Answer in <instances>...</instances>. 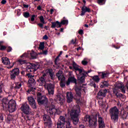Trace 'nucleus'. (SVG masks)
<instances>
[{
  "label": "nucleus",
  "instance_id": "1",
  "mask_svg": "<svg viewBox=\"0 0 128 128\" xmlns=\"http://www.w3.org/2000/svg\"><path fill=\"white\" fill-rule=\"evenodd\" d=\"M80 108L79 105H74L70 111V116L74 124L76 125L78 124L80 119Z\"/></svg>",
  "mask_w": 128,
  "mask_h": 128
},
{
  "label": "nucleus",
  "instance_id": "2",
  "mask_svg": "<svg viewBox=\"0 0 128 128\" xmlns=\"http://www.w3.org/2000/svg\"><path fill=\"white\" fill-rule=\"evenodd\" d=\"M2 104L4 110H8L10 112H14L16 110V101L12 99L8 101L6 98H3Z\"/></svg>",
  "mask_w": 128,
  "mask_h": 128
},
{
  "label": "nucleus",
  "instance_id": "3",
  "mask_svg": "<svg viewBox=\"0 0 128 128\" xmlns=\"http://www.w3.org/2000/svg\"><path fill=\"white\" fill-rule=\"evenodd\" d=\"M20 110L22 112V118L24 120H30V116L32 114V108L30 107V105L28 103L25 102L21 106Z\"/></svg>",
  "mask_w": 128,
  "mask_h": 128
},
{
  "label": "nucleus",
  "instance_id": "4",
  "mask_svg": "<svg viewBox=\"0 0 128 128\" xmlns=\"http://www.w3.org/2000/svg\"><path fill=\"white\" fill-rule=\"evenodd\" d=\"M98 122L99 124V128H106V125H104V119L100 115V113L98 112L92 116V124H94V126H98Z\"/></svg>",
  "mask_w": 128,
  "mask_h": 128
},
{
  "label": "nucleus",
  "instance_id": "5",
  "mask_svg": "<svg viewBox=\"0 0 128 128\" xmlns=\"http://www.w3.org/2000/svg\"><path fill=\"white\" fill-rule=\"evenodd\" d=\"M109 114L111 118V120L114 122H116L118 121V109L116 106H114L112 108L109 110Z\"/></svg>",
  "mask_w": 128,
  "mask_h": 128
},
{
  "label": "nucleus",
  "instance_id": "6",
  "mask_svg": "<svg viewBox=\"0 0 128 128\" xmlns=\"http://www.w3.org/2000/svg\"><path fill=\"white\" fill-rule=\"evenodd\" d=\"M37 102H38V104L40 106H42V104L46 106L48 100L46 96H42V93L38 92L37 93Z\"/></svg>",
  "mask_w": 128,
  "mask_h": 128
},
{
  "label": "nucleus",
  "instance_id": "7",
  "mask_svg": "<svg viewBox=\"0 0 128 128\" xmlns=\"http://www.w3.org/2000/svg\"><path fill=\"white\" fill-rule=\"evenodd\" d=\"M52 26L51 28H62V24H68V20H62L60 22L58 21H56V22H52Z\"/></svg>",
  "mask_w": 128,
  "mask_h": 128
},
{
  "label": "nucleus",
  "instance_id": "8",
  "mask_svg": "<svg viewBox=\"0 0 128 128\" xmlns=\"http://www.w3.org/2000/svg\"><path fill=\"white\" fill-rule=\"evenodd\" d=\"M92 72V70H89L88 72L84 71V70H82V72L80 75H79V76L78 77V80L81 84H82L84 82L86 76V74H89V72Z\"/></svg>",
  "mask_w": 128,
  "mask_h": 128
},
{
  "label": "nucleus",
  "instance_id": "9",
  "mask_svg": "<svg viewBox=\"0 0 128 128\" xmlns=\"http://www.w3.org/2000/svg\"><path fill=\"white\" fill-rule=\"evenodd\" d=\"M20 74V69L18 68H14L10 71V78L11 80H14Z\"/></svg>",
  "mask_w": 128,
  "mask_h": 128
},
{
  "label": "nucleus",
  "instance_id": "10",
  "mask_svg": "<svg viewBox=\"0 0 128 128\" xmlns=\"http://www.w3.org/2000/svg\"><path fill=\"white\" fill-rule=\"evenodd\" d=\"M54 100L60 104V106H62L64 102V97L61 94H57L54 96Z\"/></svg>",
  "mask_w": 128,
  "mask_h": 128
},
{
  "label": "nucleus",
  "instance_id": "11",
  "mask_svg": "<svg viewBox=\"0 0 128 128\" xmlns=\"http://www.w3.org/2000/svg\"><path fill=\"white\" fill-rule=\"evenodd\" d=\"M108 93V90H101L97 94V98L99 100H103L104 98H106V94Z\"/></svg>",
  "mask_w": 128,
  "mask_h": 128
},
{
  "label": "nucleus",
  "instance_id": "12",
  "mask_svg": "<svg viewBox=\"0 0 128 128\" xmlns=\"http://www.w3.org/2000/svg\"><path fill=\"white\" fill-rule=\"evenodd\" d=\"M46 110L48 116H52L58 112V110L52 108V106H46Z\"/></svg>",
  "mask_w": 128,
  "mask_h": 128
},
{
  "label": "nucleus",
  "instance_id": "13",
  "mask_svg": "<svg viewBox=\"0 0 128 128\" xmlns=\"http://www.w3.org/2000/svg\"><path fill=\"white\" fill-rule=\"evenodd\" d=\"M43 118L44 120L45 121V124H47L48 126H52V120L50 119V116L44 114L43 116Z\"/></svg>",
  "mask_w": 128,
  "mask_h": 128
},
{
  "label": "nucleus",
  "instance_id": "14",
  "mask_svg": "<svg viewBox=\"0 0 128 128\" xmlns=\"http://www.w3.org/2000/svg\"><path fill=\"white\" fill-rule=\"evenodd\" d=\"M73 68L75 70L76 74H78L79 76H80L82 72V69L78 68V66L74 62H73Z\"/></svg>",
  "mask_w": 128,
  "mask_h": 128
},
{
  "label": "nucleus",
  "instance_id": "15",
  "mask_svg": "<svg viewBox=\"0 0 128 128\" xmlns=\"http://www.w3.org/2000/svg\"><path fill=\"white\" fill-rule=\"evenodd\" d=\"M47 90H48V94L50 96H54V85H52V84H48Z\"/></svg>",
  "mask_w": 128,
  "mask_h": 128
},
{
  "label": "nucleus",
  "instance_id": "16",
  "mask_svg": "<svg viewBox=\"0 0 128 128\" xmlns=\"http://www.w3.org/2000/svg\"><path fill=\"white\" fill-rule=\"evenodd\" d=\"M120 90L121 92H122L123 94H126V90L124 89V86L122 85V84H116L114 90Z\"/></svg>",
  "mask_w": 128,
  "mask_h": 128
},
{
  "label": "nucleus",
  "instance_id": "17",
  "mask_svg": "<svg viewBox=\"0 0 128 128\" xmlns=\"http://www.w3.org/2000/svg\"><path fill=\"white\" fill-rule=\"evenodd\" d=\"M66 102L68 104H70L74 100V94L72 92H67L66 94Z\"/></svg>",
  "mask_w": 128,
  "mask_h": 128
},
{
  "label": "nucleus",
  "instance_id": "18",
  "mask_svg": "<svg viewBox=\"0 0 128 128\" xmlns=\"http://www.w3.org/2000/svg\"><path fill=\"white\" fill-rule=\"evenodd\" d=\"M70 82L72 84H76V79L74 78V76H69L67 82H66V86H70Z\"/></svg>",
  "mask_w": 128,
  "mask_h": 128
},
{
  "label": "nucleus",
  "instance_id": "19",
  "mask_svg": "<svg viewBox=\"0 0 128 128\" xmlns=\"http://www.w3.org/2000/svg\"><path fill=\"white\" fill-rule=\"evenodd\" d=\"M90 12V8H87L86 6V4H84L82 8L80 16H84V14H86V12Z\"/></svg>",
  "mask_w": 128,
  "mask_h": 128
},
{
  "label": "nucleus",
  "instance_id": "20",
  "mask_svg": "<svg viewBox=\"0 0 128 128\" xmlns=\"http://www.w3.org/2000/svg\"><path fill=\"white\" fill-rule=\"evenodd\" d=\"M75 91L78 96H82V86H76L75 88Z\"/></svg>",
  "mask_w": 128,
  "mask_h": 128
},
{
  "label": "nucleus",
  "instance_id": "21",
  "mask_svg": "<svg viewBox=\"0 0 128 128\" xmlns=\"http://www.w3.org/2000/svg\"><path fill=\"white\" fill-rule=\"evenodd\" d=\"M2 60L4 64H6V66H8L10 64V59H8V58H6V57L2 58Z\"/></svg>",
  "mask_w": 128,
  "mask_h": 128
},
{
  "label": "nucleus",
  "instance_id": "22",
  "mask_svg": "<svg viewBox=\"0 0 128 128\" xmlns=\"http://www.w3.org/2000/svg\"><path fill=\"white\" fill-rule=\"evenodd\" d=\"M44 76H46V73H44L38 80L39 82H40L42 84H46V78H44Z\"/></svg>",
  "mask_w": 128,
  "mask_h": 128
},
{
  "label": "nucleus",
  "instance_id": "23",
  "mask_svg": "<svg viewBox=\"0 0 128 128\" xmlns=\"http://www.w3.org/2000/svg\"><path fill=\"white\" fill-rule=\"evenodd\" d=\"M128 113L125 110L122 111L120 112V116L122 120H126L128 118Z\"/></svg>",
  "mask_w": 128,
  "mask_h": 128
},
{
  "label": "nucleus",
  "instance_id": "24",
  "mask_svg": "<svg viewBox=\"0 0 128 128\" xmlns=\"http://www.w3.org/2000/svg\"><path fill=\"white\" fill-rule=\"evenodd\" d=\"M48 74H49V76L50 78L52 80H54V72H52V70H48L47 72Z\"/></svg>",
  "mask_w": 128,
  "mask_h": 128
},
{
  "label": "nucleus",
  "instance_id": "25",
  "mask_svg": "<svg viewBox=\"0 0 128 128\" xmlns=\"http://www.w3.org/2000/svg\"><path fill=\"white\" fill-rule=\"evenodd\" d=\"M30 66L34 68V70H35V72H36V70L40 68V64H38V63H30Z\"/></svg>",
  "mask_w": 128,
  "mask_h": 128
},
{
  "label": "nucleus",
  "instance_id": "26",
  "mask_svg": "<svg viewBox=\"0 0 128 128\" xmlns=\"http://www.w3.org/2000/svg\"><path fill=\"white\" fill-rule=\"evenodd\" d=\"M30 56L31 58H32V60H36V58L38 56V54H36V52H34V51L32 50L30 52Z\"/></svg>",
  "mask_w": 128,
  "mask_h": 128
},
{
  "label": "nucleus",
  "instance_id": "27",
  "mask_svg": "<svg viewBox=\"0 0 128 128\" xmlns=\"http://www.w3.org/2000/svg\"><path fill=\"white\" fill-rule=\"evenodd\" d=\"M113 93L114 94L115 96H116V98H121L124 96V95L122 94L121 93H120L118 92H117L116 90H114Z\"/></svg>",
  "mask_w": 128,
  "mask_h": 128
},
{
  "label": "nucleus",
  "instance_id": "28",
  "mask_svg": "<svg viewBox=\"0 0 128 128\" xmlns=\"http://www.w3.org/2000/svg\"><path fill=\"white\" fill-rule=\"evenodd\" d=\"M84 120L85 122H89L90 124H91L92 122V118H90V115H86L84 118Z\"/></svg>",
  "mask_w": 128,
  "mask_h": 128
},
{
  "label": "nucleus",
  "instance_id": "29",
  "mask_svg": "<svg viewBox=\"0 0 128 128\" xmlns=\"http://www.w3.org/2000/svg\"><path fill=\"white\" fill-rule=\"evenodd\" d=\"M15 84L16 86H14L12 87V88H13V90H20L22 88V84L16 83Z\"/></svg>",
  "mask_w": 128,
  "mask_h": 128
},
{
  "label": "nucleus",
  "instance_id": "30",
  "mask_svg": "<svg viewBox=\"0 0 128 128\" xmlns=\"http://www.w3.org/2000/svg\"><path fill=\"white\" fill-rule=\"evenodd\" d=\"M62 72L58 71V72L56 74V76L58 78V80H60V78H62Z\"/></svg>",
  "mask_w": 128,
  "mask_h": 128
},
{
  "label": "nucleus",
  "instance_id": "31",
  "mask_svg": "<svg viewBox=\"0 0 128 128\" xmlns=\"http://www.w3.org/2000/svg\"><path fill=\"white\" fill-rule=\"evenodd\" d=\"M108 76V73H105L104 72H100L98 74V76L101 77V78H106Z\"/></svg>",
  "mask_w": 128,
  "mask_h": 128
},
{
  "label": "nucleus",
  "instance_id": "32",
  "mask_svg": "<svg viewBox=\"0 0 128 128\" xmlns=\"http://www.w3.org/2000/svg\"><path fill=\"white\" fill-rule=\"evenodd\" d=\"M64 126V123L62 122H60V121H58L57 122V128H62Z\"/></svg>",
  "mask_w": 128,
  "mask_h": 128
},
{
  "label": "nucleus",
  "instance_id": "33",
  "mask_svg": "<svg viewBox=\"0 0 128 128\" xmlns=\"http://www.w3.org/2000/svg\"><path fill=\"white\" fill-rule=\"evenodd\" d=\"M28 101L29 102V104H32L34 102H36V100L32 96L28 97Z\"/></svg>",
  "mask_w": 128,
  "mask_h": 128
},
{
  "label": "nucleus",
  "instance_id": "34",
  "mask_svg": "<svg viewBox=\"0 0 128 128\" xmlns=\"http://www.w3.org/2000/svg\"><path fill=\"white\" fill-rule=\"evenodd\" d=\"M92 80L96 82H100V78L98 77V76H94L92 77Z\"/></svg>",
  "mask_w": 128,
  "mask_h": 128
},
{
  "label": "nucleus",
  "instance_id": "35",
  "mask_svg": "<svg viewBox=\"0 0 128 128\" xmlns=\"http://www.w3.org/2000/svg\"><path fill=\"white\" fill-rule=\"evenodd\" d=\"M58 121L64 124L66 122V118L64 116H60Z\"/></svg>",
  "mask_w": 128,
  "mask_h": 128
},
{
  "label": "nucleus",
  "instance_id": "36",
  "mask_svg": "<svg viewBox=\"0 0 128 128\" xmlns=\"http://www.w3.org/2000/svg\"><path fill=\"white\" fill-rule=\"evenodd\" d=\"M28 83L30 84H36V80L34 79V78H31L29 79Z\"/></svg>",
  "mask_w": 128,
  "mask_h": 128
},
{
  "label": "nucleus",
  "instance_id": "37",
  "mask_svg": "<svg viewBox=\"0 0 128 128\" xmlns=\"http://www.w3.org/2000/svg\"><path fill=\"white\" fill-rule=\"evenodd\" d=\"M30 105L32 108H33V110H36V102L31 103L30 104Z\"/></svg>",
  "mask_w": 128,
  "mask_h": 128
},
{
  "label": "nucleus",
  "instance_id": "38",
  "mask_svg": "<svg viewBox=\"0 0 128 128\" xmlns=\"http://www.w3.org/2000/svg\"><path fill=\"white\" fill-rule=\"evenodd\" d=\"M44 48V42H41L39 45V49L42 50Z\"/></svg>",
  "mask_w": 128,
  "mask_h": 128
},
{
  "label": "nucleus",
  "instance_id": "39",
  "mask_svg": "<svg viewBox=\"0 0 128 128\" xmlns=\"http://www.w3.org/2000/svg\"><path fill=\"white\" fill-rule=\"evenodd\" d=\"M27 70L29 72H36L34 70V68H32V66H31V67L30 66V68H28L27 69Z\"/></svg>",
  "mask_w": 128,
  "mask_h": 128
},
{
  "label": "nucleus",
  "instance_id": "40",
  "mask_svg": "<svg viewBox=\"0 0 128 128\" xmlns=\"http://www.w3.org/2000/svg\"><path fill=\"white\" fill-rule=\"evenodd\" d=\"M39 19L40 20V22H42V24H44L46 22H44V16H40L39 17Z\"/></svg>",
  "mask_w": 128,
  "mask_h": 128
},
{
  "label": "nucleus",
  "instance_id": "41",
  "mask_svg": "<svg viewBox=\"0 0 128 128\" xmlns=\"http://www.w3.org/2000/svg\"><path fill=\"white\" fill-rule=\"evenodd\" d=\"M64 128H72V126H70V121L66 122V126H64Z\"/></svg>",
  "mask_w": 128,
  "mask_h": 128
},
{
  "label": "nucleus",
  "instance_id": "42",
  "mask_svg": "<svg viewBox=\"0 0 128 128\" xmlns=\"http://www.w3.org/2000/svg\"><path fill=\"white\" fill-rule=\"evenodd\" d=\"M4 114H0V122H4Z\"/></svg>",
  "mask_w": 128,
  "mask_h": 128
},
{
  "label": "nucleus",
  "instance_id": "43",
  "mask_svg": "<svg viewBox=\"0 0 128 128\" xmlns=\"http://www.w3.org/2000/svg\"><path fill=\"white\" fill-rule=\"evenodd\" d=\"M104 2H106V0H98V4H100V6H102V4H104Z\"/></svg>",
  "mask_w": 128,
  "mask_h": 128
},
{
  "label": "nucleus",
  "instance_id": "44",
  "mask_svg": "<svg viewBox=\"0 0 128 128\" xmlns=\"http://www.w3.org/2000/svg\"><path fill=\"white\" fill-rule=\"evenodd\" d=\"M23 16L24 18H30V13L28 12H24Z\"/></svg>",
  "mask_w": 128,
  "mask_h": 128
},
{
  "label": "nucleus",
  "instance_id": "45",
  "mask_svg": "<svg viewBox=\"0 0 128 128\" xmlns=\"http://www.w3.org/2000/svg\"><path fill=\"white\" fill-rule=\"evenodd\" d=\"M18 62L20 64H26V60H18Z\"/></svg>",
  "mask_w": 128,
  "mask_h": 128
},
{
  "label": "nucleus",
  "instance_id": "46",
  "mask_svg": "<svg viewBox=\"0 0 128 128\" xmlns=\"http://www.w3.org/2000/svg\"><path fill=\"white\" fill-rule=\"evenodd\" d=\"M60 55H58L56 58L54 60V64L56 66H58V60H60Z\"/></svg>",
  "mask_w": 128,
  "mask_h": 128
},
{
  "label": "nucleus",
  "instance_id": "47",
  "mask_svg": "<svg viewBox=\"0 0 128 128\" xmlns=\"http://www.w3.org/2000/svg\"><path fill=\"white\" fill-rule=\"evenodd\" d=\"M122 128H128V122H126L124 124H122Z\"/></svg>",
  "mask_w": 128,
  "mask_h": 128
},
{
  "label": "nucleus",
  "instance_id": "48",
  "mask_svg": "<svg viewBox=\"0 0 128 128\" xmlns=\"http://www.w3.org/2000/svg\"><path fill=\"white\" fill-rule=\"evenodd\" d=\"M102 84H104L105 87L108 86H110L108 82L106 81H104L102 82Z\"/></svg>",
  "mask_w": 128,
  "mask_h": 128
},
{
  "label": "nucleus",
  "instance_id": "49",
  "mask_svg": "<svg viewBox=\"0 0 128 128\" xmlns=\"http://www.w3.org/2000/svg\"><path fill=\"white\" fill-rule=\"evenodd\" d=\"M6 50V46L1 45L0 46V50Z\"/></svg>",
  "mask_w": 128,
  "mask_h": 128
},
{
  "label": "nucleus",
  "instance_id": "50",
  "mask_svg": "<svg viewBox=\"0 0 128 128\" xmlns=\"http://www.w3.org/2000/svg\"><path fill=\"white\" fill-rule=\"evenodd\" d=\"M35 90H36V88H34L32 87V88H30V89L28 90L27 92H34Z\"/></svg>",
  "mask_w": 128,
  "mask_h": 128
},
{
  "label": "nucleus",
  "instance_id": "51",
  "mask_svg": "<svg viewBox=\"0 0 128 128\" xmlns=\"http://www.w3.org/2000/svg\"><path fill=\"white\" fill-rule=\"evenodd\" d=\"M7 52H10L12 50V48L10 46H8L6 48Z\"/></svg>",
  "mask_w": 128,
  "mask_h": 128
},
{
  "label": "nucleus",
  "instance_id": "52",
  "mask_svg": "<svg viewBox=\"0 0 128 128\" xmlns=\"http://www.w3.org/2000/svg\"><path fill=\"white\" fill-rule=\"evenodd\" d=\"M39 54H48V50H42V52L39 53Z\"/></svg>",
  "mask_w": 128,
  "mask_h": 128
},
{
  "label": "nucleus",
  "instance_id": "53",
  "mask_svg": "<svg viewBox=\"0 0 128 128\" xmlns=\"http://www.w3.org/2000/svg\"><path fill=\"white\" fill-rule=\"evenodd\" d=\"M60 86L61 88H64L66 86V82H60Z\"/></svg>",
  "mask_w": 128,
  "mask_h": 128
},
{
  "label": "nucleus",
  "instance_id": "54",
  "mask_svg": "<svg viewBox=\"0 0 128 128\" xmlns=\"http://www.w3.org/2000/svg\"><path fill=\"white\" fill-rule=\"evenodd\" d=\"M60 80H61L60 82H66V78L64 76H62Z\"/></svg>",
  "mask_w": 128,
  "mask_h": 128
},
{
  "label": "nucleus",
  "instance_id": "55",
  "mask_svg": "<svg viewBox=\"0 0 128 128\" xmlns=\"http://www.w3.org/2000/svg\"><path fill=\"white\" fill-rule=\"evenodd\" d=\"M88 62L86 60H82V64H83V66H86V64H88Z\"/></svg>",
  "mask_w": 128,
  "mask_h": 128
},
{
  "label": "nucleus",
  "instance_id": "56",
  "mask_svg": "<svg viewBox=\"0 0 128 128\" xmlns=\"http://www.w3.org/2000/svg\"><path fill=\"white\" fill-rule=\"evenodd\" d=\"M90 86H93L94 88H96V83L94 82H92L90 83Z\"/></svg>",
  "mask_w": 128,
  "mask_h": 128
},
{
  "label": "nucleus",
  "instance_id": "57",
  "mask_svg": "<svg viewBox=\"0 0 128 128\" xmlns=\"http://www.w3.org/2000/svg\"><path fill=\"white\" fill-rule=\"evenodd\" d=\"M7 120L8 122H10L12 120V116H9L7 117Z\"/></svg>",
  "mask_w": 128,
  "mask_h": 128
},
{
  "label": "nucleus",
  "instance_id": "58",
  "mask_svg": "<svg viewBox=\"0 0 128 128\" xmlns=\"http://www.w3.org/2000/svg\"><path fill=\"white\" fill-rule=\"evenodd\" d=\"M34 18H36V15L34 14L32 16L31 18V22H34Z\"/></svg>",
  "mask_w": 128,
  "mask_h": 128
},
{
  "label": "nucleus",
  "instance_id": "59",
  "mask_svg": "<svg viewBox=\"0 0 128 128\" xmlns=\"http://www.w3.org/2000/svg\"><path fill=\"white\" fill-rule=\"evenodd\" d=\"M38 26L42 28H44V24H42V23H39L38 24Z\"/></svg>",
  "mask_w": 128,
  "mask_h": 128
},
{
  "label": "nucleus",
  "instance_id": "60",
  "mask_svg": "<svg viewBox=\"0 0 128 128\" xmlns=\"http://www.w3.org/2000/svg\"><path fill=\"white\" fill-rule=\"evenodd\" d=\"M2 92V84L0 83V94Z\"/></svg>",
  "mask_w": 128,
  "mask_h": 128
},
{
  "label": "nucleus",
  "instance_id": "61",
  "mask_svg": "<svg viewBox=\"0 0 128 128\" xmlns=\"http://www.w3.org/2000/svg\"><path fill=\"white\" fill-rule=\"evenodd\" d=\"M76 39H75V41L74 39H72L71 40V44H76Z\"/></svg>",
  "mask_w": 128,
  "mask_h": 128
},
{
  "label": "nucleus",
  "instance_id": "62",
  "mask_svg": "<svg viewBox=\"0 0 128 128\" xmlns=\"http://www.w3.org/2000/svg\"><path fill=\"white\" fill-rule=\"evenodd\" d=\"M79 34H84V30H80L78 31Z\"/></svg>",
  "mask_w": 128,
  "mask_h": 128
},
{
  "label": "nucleus",
  "instance_id": "63",
  "mask_svg": "<svg viewBox=\"0 0 128 128\" xmlns=\"http://www.w3.org/2000/svg\"><path fill=\"white\" fill-rule=\"evenodd\" d=\"M48 36L46 34H45L43 36V40H48Z\"/></svg>",
  "mask_w": 128,
  "mask_h": 128
},
{
  "label": "nucleus",
  "instance_id": "64",
  "mask_svg": "<svg viewBox=\"0 0 128 128\" xmlns=\"http://www.w3.org/2000/svg\"><path fill=\"white\" fill-rule=\"evenodd\" d=\"M79 128H86L84 125L80 124L79 125Z\"/></svg>",
  "mask_w": 128,
  "mask_h": 128
}]
</instances>
